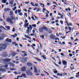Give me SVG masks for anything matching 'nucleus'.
<instances>
[{"instance_id":"obj_1","label":"nucleus","mask_w":79,"mask_h":79,"mask_svg":"<svg viewBox=\"0 0 79 79\" xmlns=\"http://www.w3.org/2000/svg\"><path fill=\"white\" fill-rule=\"evenodd\" d=\"M7 43L5 44H0V48L2 50H5L6 48Z\"/></svg>"},{"instance_id":"obj_2","label":"nucleus","mask_w":79,"mask_h":79,"mask_svg":"<svg viewBox=\"0 0 79 79\" xmlns=\"http://www.w3.org/2000/svg\"><path fill=\"white\" fill-rule=\"evenodd\" d=\"M6 21L8 23H9L10 24H13V22L12 21V19L10 17L7 18L6 19Z\"/></svg>"},{"instance_id":"obj_3","label":"nucleus","mask_w":79,"mask_h":79,"mask_svg":"<svg viewBox=\"0 0 79 79\" xmlns=\"http://www.w3.org/2000/svg\"><path fill=\"white\" fill-rule=\"evenodd\" d=\"M8 65L7 64H6L5 65H0V68H4L6 69H9V68H8Z\"/></svg>"},{"instance_id":"obj_4","label":"nucleus","mask_w":79,"mask_h":79,"mask_svg":"<svg viewBox=\"0 0 79 79\" xmlns=\"http://www.w3.org/2000/svg\"><path fill=\"white\" fill-rule=\"evenodd\" d=\"M26 73L28 76H32V73L29 71H27Z\"/></svg>"},{"instance_id":"obj_5","label":"nucleus","mask_w":79,"mask_h":79,"mask_svg":"<svg viewBox=\"0 0 79 79\" xmlns=\"http://www.w3.org/2000/svg\"><path fill=\"white\" fill-rule=\"evenodd\" d=\"M50 38L51 39H53L54 40V39H55V36L53 35V34H52V35H50Z\"/></svg>"},{"instance_id":"obj_6","label":"nucleus","mask_w":79,"mask_h":79,"mask_svg":"<svg viewBox=\"0 0 79 79\" xmlns=\"http://www.w3.org/2000/svg\"><path fill=\"white\" fill-rule=\"evenodd\" d=\"M21 61L22 63H26L27 61V60L25 58H22L21 59Z\"/></svg>"},{"instance_id":"obj_7","label":"nucleus","mask_w":79,"mask_h":79,"mask_svg":"<svg viewBox=\"0 0 79 79\" xmlns=\"http://www.w3.org/2000/svg\"><path fill=\"white\" fill-rule=\"evenodd\" d=\"M2 56L3 57H7L8 56V55L6 54V52H4L3 53V54L2 55Z\"/></svg>"},{"instance_id":"obj_8","label":"nucleus","mask_w":79,"mask_h":79,"mask_svg":"<svg viewBox=\"0 0 79 79\" xmlns=\"http://www.w3.org/2000/svg\"><path fill=\"white\" fill-rule=\"evenodd\" d=\"M3 61H6V62H10L11 61V59H3Z\"/></svg>"},{"instance_id":"obj_9","label":"nucleus","mask_w":79,"mask_h":79,"mask_svg":"<svg viewBox=\"0 0 79 79\" xmlns=\"http://www.w3.org/2000/svg\"><path fill=\"white\" fill-rule=\"evenodd\" d=\"M21 71H26V67H25V66H24L21 69Z\"/></svg>"},{"instance_id":"obj_10","label":"nucleus","mask_w":79,"mask_h":79,"mask_svg":"<svg viewBox=\"0 0 79 79\" xmlns=\"http://www.w3.org/2000/svg\"><path fill=\"white\" fill-rule=\"evenodd\" d=\"M4 10L5 11H11V9L9 8H5L4 9Z\"/></svg>"},{"instance_id":"obj_11","label":"nucleus","mask_w":79,"mask_h":79,"mask_svg":"<svg viewBox=\"0 0 79 79\" xmlns=\"http://www.w3.org/2000/svg\"><path fill=\"white\" fill-rule=\"evenodd\" d=\"M10 66H12V67H15V64L11 62H10L9 63Z\"/></svg>"},{"instance_id":"obj_12","label":"nucleus","mask_w":79,"mask_h":79,"mask_svg":"<svg viewBox=\"0 0 79 79\" xmlns=\"http://www.w3.org/2000/svg\"><path fill=\"white\" fill-rule=\"evenodd\" d=\"M6 71V69L2 68H0V71H2V72H5Z\"/></svg>"},{"instance_id":"obj_13","label":"nucleus","mask_w":79,"mask_h":79,"mask_svg":"<svg viewBox=\"0 0 79 79\" xmlns=\"http://www.w3.org/2000/svg\"><path fill=\"white\" fill-rule=\"evenodd\" d=\"M27 66H32L33 64H32V63H30V62H28L27 63Z\"/></svg>"},{"instance_id":"obj_14","label":"nucleus","mask_w":79,"mask_h":79,"mask_svg":"<svg viewBox=\"0 0 79 79\" xmlns=\"http://www.w3.org/2000/svg\"><path fill=\"white\" fill-rule=\"evenodd\" d=\"M6 42H11V39H9V38H7L6 40Z\"/></svg>"},{"instance_id":"obj_15","label":"nucleus","mask_w":79,"mask_h":79,"mask_svg":"<svg viewBox=\"0 0 79 79\" xmlns=\"http://www.w3.org/2000/svg\"><path fill=\"white\" fill-rule=\"evenodd\" d=\"M30 30H32V26L31 25H29V27H27V30H30Z\"/></svg>"},{"instance_id":"obj_16","label":"nucleus","mask_w":79,"mask_h":79,"mask_svg":"<svg viewBox=\"0 0 79 79\" xmlns=\"http://www.w3.org/2000/svg\"><path fill=\"white\" fill-rule=\"evenodd\" d=\"M29 23H25L24 26L25 27H27L29 26Z\"/></svg>"},{"instance_id":"obj_17","label":"nucleus","mask_w":79,"mask_h":79,"mask_svg":"<svg viewBox=\"0 0 79 79\" xmlns=\"http://www.w3.org/2000/svg\"><path fill=\"white\" fill-rule=\"evenodd\" d=\"M35 73H37V72H38V71L37 70V69L35 67H34V71Z\"/></svg>"},{"instance_id":"obj_18","label":"nucleus","mask_w":79,"mask_h":79,"mask_svg":"<svg viewBox=\"0 0 79 79\" xmlns=\"http://www.w3.org/2000/svg\"><path fill=\"white\" fill-rule=\"evenodd\" d=\"M39 31L40 32H43L44 31L43 30V28H40L39 29Z\"/></svg>"},{"instance_id":"obj_19","label":"nucleus","mask_w":79,"mask_h":79,"mask_svg":"<svg viewBox=\"0 0 79 79\" xmlns=\"http://www.w3.org/2000/svg\"><path fill=\"white\" fill-rule=\"evenodd\" d=\"M63 64H64V66L67 65V62L65 60H64L63 62Z\"/></svg>"},{"instance_id":"obj_20","label":"nucleus","mask_w":79,"mask_h":79,"mask_svg":"<svg viewBox=\"0 0 79 79\" xmlns=\"http://www.w3.org/2000/svg\"><path fill=\"white\" fill-rule=\"evenodd\" d=\"M43 29H44V30H46V31H48V28H47V27L44 26L43 27Z\"/></svg>"},{"instance_id":"obj_21","label":"nucleus","mask_w":79,"mask_h":79,"mask_svg":"<svg viewBox=\"0 0 79 79\" xmlns=\"http://www.w3.org/2000/svg\"><path fill=\"white\" fill-rule=\"evenodd\" d=\"M40 6H41V7H43V8H45V5L44 4L40 3Z\"/></svg>"},{"instance_id":"obj_22","label":"nucleus","mask_w":79,"mask_h":79,"mask_svg":"<svg viewBox=\"0 0 79 79\" xmlns=\"http://www.w3.org/2000/svg\"><path fill=\"white\" fill-rule=\"evenodd\" d=\"M13 2H14V0H11L9 1L10 3L12 5H13Z\"/></svg>"},{"instance_id":"obj_23","label":"nucleus","mask_w":79,"mask_h":79,"mask_svg":"<svg viewBox=\"0 0 79 79\" xmlns=\"http://www.w3.org/2000/svg\"><path fill=\"white\" fill-rule=\"evenodd\" d=\"M11 36L12 37H14V38H15V37H17V34L15 33V35H12Z\"/></svg>"},{"instance_id":"obj_24","label":"nucleus","mask_w":79,"mask_h":79,"mask_svg":"<svg viewBox=\"0 0 79 79\" xmlns=\"http://www.w3.org/2000/svg\"><path fill=\"white\" fill-rule=\"evenodd\" d=\"M11 53V55L12 56H15V52H13L11 51L10 52Z\"/></svg>"},{"instance_id":"obj_25","label":"nucleus","mask_w":79,"mask_h":79,"mask_svg":"<svg viewBox=\"0 0 79 79\" xmlns=\"http://www.w3.org/2000/svg\"><path fill=\"white\" fill-rule=\"evenodd\" d=\"M25 37H27V38H28V39H31V38H30V37H29L28 35H25Z\"/></svg>"},{"instance_id":"obj_26","label":"nucleus","mask_w":79,"mask_h":79,"mask_svg":"<svg viewBox=\"0 0 79 79\" xmlns=\"http://www.w3.org/2000/svg\"><path fill=\"white\" fill-rule=\"evenodd\" d=\"M30 4L32 5V6H35V5H34L35 4L34 3L31 2L30 3Z\"/></svg>"},{"instance_id":"obj_27","label":"nucleus","mask_w":79,"mask_h":79,"mask_svg":"<svg viewBox=\"0 0 79 79\" xmlns=\"http://www.w3.org/2000/svg\"><path fill=\"white\" fill-rule=\"evenodd\" d=\"M10 14L11 16H13V12L12 11H10Z\"/></svg>"},{"instance_id":"obj_28","label":"nucleus","mask_w":79,"mask_h":79,"mask_svg":"<svg viewBox=\"0 0 79 79\" xmlns=\"http://www.w3.org/2000/svg\"><path fill=\"white\" fill-rule=\"evenodd\" d=\"M26 32H27V34H28V35H29V32H30V31L29 30H26Z\"/></svg>"},{"instance_id":"obj_29","label":"nucleus","mask_w":79,"mask_h":79,"mask_svg":"<svg viewBox=\"0 0 79 79\" xmlns=\"http://www.w3.org/2000/svg\"><path fill=\"white\" fill-rule=\"evenodd\" d=\"M76 74H77L76 75V77H79V72L78 73H76Z\"/></svg>"},{"instance_id":"obj_30","label":"nucleus","mask_w":79,"mask_h":79,"mask_svg":"<svg viewBox=\"0 0 79 79\" xmlns=\"http://www.w3.org/2000/svg\"><path fill=\"white\" fill-rule=\"evenodd\" d=\"M65 10H66V11H68L69 10V11H70L71 9L69 8H68V9H67V8H66L65 9Z\"/></svg>"},{"instance_id":"obj_31","label":"nucleus","mask_w":79,"mask_h":79,"mask_svg":"<svg viewBox=\"0 0 79 79\" xmlns=\"http://www.w3.org/2000/svg\"><path fill=\"white\" fill-rule=\"evenodd\" d=\"M57 76H63V74L61 73H58L57 74Z\"/></svg>"},{"instance_id":"obj_32","label":"nucleus","mask_w":79,"mask_h":79,"mask_svg":"<svg viewBox=\"0 0 79 79\" xmlns=\"http://www.w3.org/2000/svg\"><path fill=\"white\" fill-rule=\"evenodd\" d=\"M42 57H43V59H44V60H47V58H46V57H45V56H44V55H42Z\"/></svg>"},{"instance_id":"obj_33","label":"nucleus","mask_w":79,"mask_h":79,"mask_svg":"<svg viewBox=\"0 0 79 79\" xmlns=\"http://www.w3.org/2000/svg\"><path fill=\"white\" fill-rule=\"evenodd\" d=\"M48 32L49 34H52L53 32V31L52 30H49L48 31Z\"/></svg>"},{"instance_id":"obj_34","label":"nucleus","mask_w":79,"mask_h":79,"mask_svg":"<svg viewBox=\"0 0 79 79\" xmlns=\"http://www.w3.org/2000/svg\"><path fill=\"white\" fill-rule=\"evenodd\" d=\"M6 0H2V2L3 3H6V2H7Z\"/></svg>"},{"instance_id":"obj_35","label":"nucleus","mask_w":79,"mask_h":79,"mask_svg":"<svg viewBox=\"0 0 79 79\" xmlns=\"http://www.w3.org/2000/svg\"><path fill=\"white\" fill-rule=\"evenodd\" d=\"M22 76H23V77H26V74L25 73H22Z\"/></svg>"},{"instance_id":"obj_36","label":"nucleus","mask_w":79,"mask_h":79,"mask_svg":"<svg viewBox=\"0 0 79 79\" xmlns=\"http://www.w3.org/2000/svg\"><path fill=\"white\" fill-rule=\"evenodd\" d=\"M36 25L35 24H33L32 25V27H36Z\"/></svg>"},{"instance_id":"obj_37","label":"nucleus","mask_w":79,"mask_h":79,"mask_svg":"<svg viewBox=\"0 0 79 79\" xmlns=\"http://www.w3.org/2000/svg\"><path fill=\"white\" fill-rule=\"evenodd\" d=\"M4 39V38L3 37H0V41L3 40Z\"/></svg>"},{"instance_id":"obj_38","label":"nucleus","mask_w":79,"mask_h":79,"mask_svg":"<svg viewBox=\"0 0 79 79\" xmlns=\"http://www.w3.org/2000/svg\"><path fill=\"white\" fill-rule=\"evenodd\" d=\"M6 27L8 29H9V30H10V27L7 26Z\"/></svg>"},{"instance_id":"obj_39","label":"nucleus","mask_w":79,"mask_h":79,"mask_svg":"<svg viewBox=\"0 0 79 79\" xmlns=\"http://www.w3.org/2000/svg\"><path fill=\"white\" fill-rule=\"evenodd\" d=\"M36 60H37V61H42V60L38 58L37 57H36Z\"/></svg>"},{"instance_id":"obj_40","label":"nucleus","mask_w":79,"mask_h":79,"mask_svg":"<svg viewBox=\"0 0 79 79\" xmlns=\"http://www.w3.org/2000/svg\"><path fill=\"white\" fill-rule=\"evenodd\" d=\"M15 14L16 15H17V14H18V10H16L15 11Z\"/></svg>"},{"instance_id":"obj_41","label":"nucleus","mask_w":79,"mask_h":79,"mask_svg":"<svg viewBox=\"0 0 79 79\" xmlns=\"http://www.w3.org/2000/svg\"><path fill=\"white\" fill-rule=\"evenodd\" d=\"M23 13L22 12H20L19 13V15H20V16H23Z\"/></svg>"},{"instance_id":"obj_42","label":"nucleus","mask_w":79,"mask_h":79,"mask_svg":"<svg viewBox=\"0 0 79 79\" xmlns=\"http://www.w3.org/2000/svg\"><path fill=\"white\" fill-rule=\"evenodd\" d=\"M0 28H1V29H3L5 30V28H4L2 26H0Z\"/></svg>"},{"instance_id":"obj_43","label":"nucleus","mask_w":79,"mask_h":79,"mask_svg":"<svg viewBox=\"0 0 79 79\" xmlns=\"http://www.w3.org/2000/svg\"><path fill=\"white\" fill-rule=\"evenodd\" d=\"M2 36L3 37H6V35H5L4 34H2Z\"/></svg>"},{"instance_id":"obj_44","label":"nucleus","mask_w":79,"mask_h":79,"mask_svg":"<svg viewBox=\"0 0 79 79\" xmlns=\"http://www.w3.org/2000/svg\"><path fill=\"white\" fill-rule=\"evenodd\" d=\"M40 37H41L43 39H44V35H42L40 36Z\"/></svg>"},{"instance_id":"obj_45","label":"nucleus","mask_w":79,"mask_h":79,"mask_svg":"<svg viewBox=\"0 0 79 79\" xmlns=\"http://www.w3.org/2000/svg\"><path fill=\"white\" fill-rule=\"evenodd\" d=\"M16 9V7H15L13 8H12V10L13 11H15Z\"/></svg>"},{"instance_id":"obj_46","label":"nucleus","mask_w":79,"mask_h":79,"mask_svg":"<svg viewBox=\"0 0 79 79\" xmlns=\"http://www.w3.org/2000/svg\"><path fill=\"white\" fill-rule=\"evenodd\" d=\"M10 70H11V71H13L14 70H16V69H15L14 68H12V69H10Z\"/></svg>"},{"instance_id":"obj_47","label":"nucleus","mask_w":79,"mask_h":79,"mask_svg":"<svg viewBox=\"0 0 79 79\" xmlns=\"http://www.w3.org/2000/svg\"><path fill=\"white\" fill-rule=\"evenodd\" d=\"M54 73L55 74H56L58 73V71L57 70H56L55 71H54Z\"/></svg>"},{"instance_id":"obj_48","label":"nucleus","mask_w":79,"mask_h":79,"mask_svg":"<svg viewBox=\"0 0 79 79\" xmlns=\"http://www.w3.org/2000/svg\"><path fill=\"white\" fill-rule=\"evenodd\" d=\"M60 17H61V19H64V18H63V15H60Z\"/></svg>"},{"instance_id":"obj_49","label":"nucleus","mask_w":79,"mask_h":79,"mask_svg":"<svg viewBox=\"0 0 79 79\" xmlns=\"http://www.w3.org/2000/svg\"><path fill=\"white\" fill-rule=\"evenodd\" d=\"M39 6V4H38L37 3H35V6Z\"/></svg>"},{"instance_id":"obj_50","label":"nucleus","mask_w":79,"mask_h":79,"mask_svg":"<svg viewBox=\"0 0 79 79\" xmlns=\"http://www.w3.org/2000/svg\"><path fill=\"white\" fill-rule=\"evenodd\" d=\"M68 28L70 30V31H71V30H72V28H71L70 27H69Z\"/></svg>"},{"instance_id":"obj_51","label":"nucleus","mask_w":79,"mask_h":79,"mask_svg":"<svg viewBox=\"0 0 79 79\" xmlns=\"http://www.w3.org/2000/svg\"><path fill=\"white\" fill-rule=\"evenodd\" d=\"M60 23L62 25L63 24V21L61 20L60 21Z\"/></svg>"},{"instance_id":"obj_52","label":"nucleus","mask_w":79,"mask_h":79,"mask_svg":"<svg viewBox=\"0 0 79 79\" xmlns=\"http://www.w3.org/2000/svg\"><path fill=\"white\" fill-rule=\"evenodd\" d=\"M23 24V22H21L19 24V25L21 26H22L21 25H22V24Z\"/></svg>"},{"instance_id":"obj_53","label":"nucleus","mask_w":79,"mask_h":79,"mask_svg":"<svg viewBox=\"0 0 79 79\" xmlns=\"http://www.w3.org/2000/svg\"><path fill=\"white\" fill-rule=\"evenodd\" d=\"M44 73H46V74H47L48 76L49 75V73H47L46 71H44Z\"/></svg>"},{"instance_id":"obj_54","label":"nucleus","mask_w":79,"mask_h":79,"mask_svg":"<svg viewBox=\"0 0 79 79\" xmlns=\"http://www.w3.org/2000/svg\"><path fill=\"white\" fill-rule=\"evenodd\" d=\"M29 1H28V2H25V4H29Z\"/></svg>"},{"instance_id":"obj_55","label":"nucleus","mask_w":79,"mask_h":79,"mask_svg":"<svg viewBox=\"0 0 79 79\" xmlns=\"http://www.w3.org/2000/svg\"><path fill=\"white\" fill-rule=\"evenodd\" d=\"M40 48H42V45L40 43Z\"/></svg>"},{"instance_id":"obj_56","label":"nucleus","mask_w":79,"mask_h":79,"mask_svg":"<svg viewBox=\"0 0 79 79\" xmlns=\"http://www.w3.org/2000/svg\"><path fill=\"white\" fill-rule=\"evenodd\" d=\"M24 15H25V16H26V17H27V13H25Z\"/></svg>"},{"instance_id":"obj_57","label":"nucleus","mask_w":79,"mask_h":79,"mask_svg":"<svg viewBox=\"0 0 79 79\" xmlns=\"http://www.w3.org/2000/svg\"><path fill=\"white\" fill-rule=\"evenodd\" d=\"M37 9V10H36V11L38 12V11H40V8H38Z\"/></svg>"},{"instance_id":"obj_58","label":"nucleus","mask_w":79,"mask_h":79,"mask_svg":"<svg viewBox=\"0 0 79 79\" xmlns=\"http://www.w3.org/2000/svg\"><path fill=\"white\" fill-rule=\"evenodd\" d=\"M5 77V76H3L2 77H0V79H3Z\"/></svg>"},{"instance_id":"obj_59","label":"nucleus","mask_w":79,"mask_h":79,"mask_svg":"<svg viewBox=\"0 0 79 79\" xmlns=\"http://www.w3.org/2000/svg\"><path fill=\"white\" fill-rule=\"evenodd\" d=\"M28 21H27V20L25 19V23H28Z\"/></svg>"},{"instance_id":"obj_60","label":"nucleus","mask_w":79,"mask_h":79,"mask_svg":"<svg viewBox=\"0 0 79 79\" xmlns=\"http://www.w3.org/2000/svg\"><path fill=\"white\" fill-rule=\"evenodd\" d=\"M21 10L19 9V10H18V13H21Z\"/></svg>"},{"instance_id":"obj_61","label":"nucleus","mask_w":79,"mask_h":79,"mask_svg":"<svg viewBox=\"0 0 79 79\" xmlns=\"http://www.w3.org/2000/svg\"><path fill=\"white\" fill-rule=\"evenodd\" d=\"M23 55L24 56H26L27 55V54H26V53H24L23 54Z\"/></svg>"},{"instance_id":"obj_62","label":"nucleus","mask_w":79,"mask_h":79,"mask_svg":"<svg viewBox=\"0 0 79 79\" xmlns=\"http://www.w3.org/2000/svg\"><path fill=\"white\" fill-rule=\"evenodd\" d=\"M15 28H13V29H12V31L15 32Z\"/></svg>"},{"instance_id":"obj_63","label":"nucleus","mask_w":79,"mask_h":79,"mask_svg":"<svg viewBox=\"0 0 79 79\" xmlns=\"http://www.w3.org/2000/svg\"><path fill=\"white\" fill-rule=\"evenodd\" d=\"M19 76H18L17 77V78H15V79H19Z\"/></svg>"},{"instance_id":"obj_64","label":"nucleus","mask_w":79,"mask_h":79,"mask_svg":"<svg viewBox=\"0 0 79 79\" xmlns=\"http://www.w3.org/2000/svg\"><path fill=\"white\" fill-rule=\"evenodd\" d=\"M74 78V77H72L70 78V79H73Z\"/></svg>"}]
</instances>
